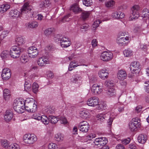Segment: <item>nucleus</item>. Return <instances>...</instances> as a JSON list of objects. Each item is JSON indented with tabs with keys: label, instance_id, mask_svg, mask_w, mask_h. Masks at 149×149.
I'll use <instances>...</instances> for the list:
<instances>
[{
	"label": "nucleus",
	"instance_id": "obj_1",
	"mask_svg": "<svg viewBox=\"0 0 149 149\" xmlns=\"http://www.w3.org/2000/svg\"><path fill=\"white\" fill-rule=\"evenodd\" d=\"M24 105L25 109L29 112H34L37 111V102L33 99H27L24 102Z\"/></svg>",
	"mask_w": 149,
	"mask_h": 149
},
{
	"label": "nucleus",
	"instance_id": "obj_2",
	"mask_svg": "<svg viewBox=\"0 0 149 149\" xmlns=\"http://www.w3.org/2000/svg\"><path fill=\"white\" fill-rule=\"evenodd\" d=\"M24 102L19 99L14 100L13 106V108L15 111L19 113H22L24 112L25 109L24 106Z\"/></svg>",
	"mask_w": 149,
	"mask_h": 149
},
{
	"label": "nucleus",
	"instance_id": "obj_3",
	"mask_svg": "<svg viewBox=\"0 0 149 149\" xmlns=\"http://www.w3.org/2000/svg\"><path fill=\"white\" fill-rule=\"evenodd\" d=\"M23 51V49L17 46H13L11 48L10 52V55L14 58H18L21 53Z\"/></svg>",
	"mask_w": 149,
	"mask_h": 149
},
{
	"label": "nucleus",
	"instance_id": "obj_4",
	"mask_svg": "<svg viewBox=\"0 0 149 149\" xmlns=\"http://www.w3.org/2000/svg\"><path fill=\"white\" fill-rule=\"evenodd\" d=\"M36 136L33 134H25L23 136V140L26 144L31 145L34 143L37 140Z\"/></svg>",
	"mask_w": 149,
	"mask_h": 149
},
{
	"label": "nucleus",
	"instance_id": "obj_5",
	"mask_svg": "<svg viewBox=\"0 0 149 149\" xmlns=\"http://www.w3.org/2000/svg\"><path fill=\"white\" fill-rule=\"evenodd\" d=\"M141 120L138 118H134L129 123L130 129L131 131H135L138 128L140 127L141 123Z\"/></svg>",
	"mask_w": 149,
	"mask_h": 149
},
{
	"label": "nucleus",
	"instance_id": "obj_6",
	"mask_svg": "<svg viewBox=\"0 0 149 149\" xmlns=\"http://www.w3.org/2000/svg\"><path fill=\"white\" fill-rule=\"evenodd\" d=\"M140 9L139 6L137 5H134L131 8L132 14L129 18L130 20H133L137 19L139 17V10Z\"/></svg>",
	"mask_w": 149,
	"mask_h": 149
},
{
	"label": "nucleus",
	"instance_id": "obj_7",
	"mask_svg": "<svg viewBox=\"0 0 149 149\" xmlns=\"http://www.w3.org/2000/svg\"><path fill=\"white\" fill-rule=\"evenodd\" d=\"M55 40L56 42L60 41L61 46L63 48L68 47L71 44V42L67 37H63L59 39H56Z\"/></svg>",
	"mask_w": 149,
	"mask_h": 149
},
{
	"label": "nucleus",
	"instance_id": "obj_8",
	"mask_svg": "<svg viewBox=\"0 0 149 149\" xmlns=\"http://www.w3.org/2000/svg\"><path fill=\"white\" fill-rule=\"evenodd\" d=\"M121 36L117 38V43L120 46H123L126 44L129 40V37L127 36L125 37V34L123 33H120Z\"/></svg>",
	"mask_w": 149,
	"mask_h": 149
},
{
	"label": "nucleus",
	"instance_id": "obj_9",
	"mask_svg": "<svg viewBox=\"0 0 149 149\" xmlns=\"http://www.w3.org/2000/svg\"><path fill=\"white\" fill-rule=\"evenodd\" d=\"M28 52L29 56L33 58L36 57L39 53L37 49L33 46H31L28 48Z\"/></svg>",
	"mask_w": 149,
	"mask_h": 149
},
{
	"label": "nucleus",
	"instance_id": "obj_10",
	"mask_svg": "<svg viewBox=\"0 0 149 149\" xmlns=\"http://www.w3.org/2000/svg\"><path fill=\"white\" fill-rule=\"evenodd\" d=\"M99 100L96 97H93L89 98L87 101V103L88 105L91 107H95L99 105Z\"/></svg>",
	"mask_w": 149,
	"mask_h": 149
},
{
	"label": "nucleus",
	"instance_id": "obj_11",
	"mask_svg": "<svg viewBox=\"0 0 149 149\" xmlns=\"http://www.w3.org/2000/svg\"><path fill=\"white\" fill-rule=\"evenodd\" d=\"M141 68V66L139 62L135 61L132 62L131 64L130 70L132 73H138L139 70Z\"/></svg>",
	"mask_w": 149,
	"mask_h": 149
},
{
	"label": "nucleus",
	"instance_id": "obj_12",
	"mask_svg": "<svg viewBox=\"0 0 149 149\" xmlns=\"http://www.w3.org/2000/svg\"><path fill=\"white\" fill-rule=\"evenodd\" d=\"M89 128V125L86 121H83L80 122L79 124V129L83 132H87Z\"/></svg>",
	"mask_w": 149,
	"mask_h": 149
},
{
	"label": "nucleus",
	"instance_id": "obj_13",
	"mask_svg": "<svg viewBox=\"0 0 149 149\" xmlns=\"http://www.w3.org/2000/svg\"><path fill=\"white\" fill-rule=\"evenodd\" d=\"M107 142V141L106 138L102 137L96 138L94 142L95 145L98 147H103L106 145Z\"/></svg>",
	"mask_w": 149,
	"mask_h": 149
},
{
	"label": "nucleus",
	"instance_id": "obj_14",
	"mask_svg": "<svg viewBox=\"0 0 149 149\" xmlns=\"http://www.w3.org/2000/svg\"><path fill=\"white\" fill-rule=\"evenodd\" d=\"M113 57L112 54L110 52L105 51L101 54L100 58L103 61H107L111 60Z\"/></svg>",
	"mask_w": 149,
	"mask_h": 149
},
{
	"label": "nucleus",
	"instance_id": "obj_15",
	"mask_svg": "<svg viewBox=\"0 0 149 149\" xmlns=\"http://www.w3.org/2000/svg\"><path fill=\"white\" fill-rule=\"evenodd\" d=\"M32 9L31 6L29 5L28 2L25 3L20 9V13L21 14L28 13L31 11Z\"/></svg>",
	"mask_w": 149,
	"mask_h": 149
},
{
	"label": "nucleus",
	"instance_id": "obj_16",
	"mask_svg": "<svg viewBox=\"0 0 149 149\" xmlns=\"http://www.w3.org/2000/svg\"><path fill=\"white\" fill-rule=\"evenodd\" d=\"M11 73L10 70L8 68L4 69L2 71L1 76L3 79H8L11 77Z\"/></svg>",
	"mask_w": 149,
	"mask_h": 149
},
{
	"label": "nucleus",
	"instance_id": "obj_17",
	"mask_svg": "<svg viewBox=\"0 0 149 149\" xmlns=\"http://www.w3.org/2000/svg\"><path fill=\"white\" fill-rule=\"evenodd\" d=\"M50 62L48 59L45 57L40 58L37 62L38 65L41 67L45 66L46 64H49Z\"/></svg>",
	"mask_w": 149,
	"mask_h": 149
},
{
	"label": "nucleus",
	"instance_id": "obj_18",
	"mask_svg": "<svg viewBox=\"0 0 149 149\" xmlns=\"http://www.w3.org/2000/svg\"><path fill=\"white\" fill-rule=\"evenodd\" d=\"M91 91L95 94L98 95L102 92V89L99 85L94 84L91 88Z\"/></svg>",
	"mask_w": 149,
	"mask_h": 149
},
{
	"label": "nucleus",
	"instance_id": "obj_19",
	"mask_svg": "<svg viewBox=\"0 0 149 149\" xmlns=\"http://www.w3.org/2000/svg\"><path fill=\"white\" fill-rule=\"evenodd\" d=\"M13 116V113L10 110H7L4 116V120L6 122H9L12 118Z\"/></svg>",
	"mask_w": 149,
	"mask_h": 149
},
{
	"label": "nucleus",
	"instance_id": "obj_20",
	"mask_svg": "<svg viewBox=\"0 0 149 149\" xmlns=\"http://www.w3.org/2000/svg\"><path fill=\"white\" fill-rule=\"evenodd\" d=\"M113 18L116 19H120L123 18L125 16L123 13L120 11H115L112 14Z\"/></svg>",
	"mask_w": 149,
	"mask_h": 149
},
{
	"label": "nucleus",
	"instance_id": "obj_21",
	"mask_svg": "<svg viewBox=\"0 0 149 149\" xmlns=\"http://www.w3.org/2000/svg\"><path fill=\"white\" fill-rule=\"evenodd\" d=\"M20 12L16 9L11 10L9 13L10 17L13 19L16 18L20 16Z\"/></svg>",
	"mask_w": 149,
	"mask_h": 149
},
{
	"label": "nucleus",
	"instance_id": "obj_22",
	"mask_svg": "<svg viewBox=\"0 0 149 149\" xmlns=\"http://www.w3.org/2000/svg\"><path fill=\"white\" fill-rule=\"evenodd\" d=\"M147 139V135L145 134H141L138 137V140L139 142L142 144L144 143Z\"/></svg>",
	"mask_w": 149,
	"mask_h": 149
},
{
	"label": "nucleus",
	"instance_id": "obj_23",
	"mask_svg": "<svg viewBox=\"0 0 149 149\" xmlns=\"http://www.w3.org/2000/svg\"><path fill=\"white\" fill-rule=\"evenodd\" d=\"M50 1L48 0H43L39 4V7L42 9H44L50 5Z\"/></svg>",
	"mask_w": 149,
	"mask_h": 149
},
{
	"label": "nucleus",
	"instance_id": "obj_24",
	"mask_svg": "<svg viewBox=\"0 0 149 149\" xmlns=\"http://www.w3.org/2000/svg\"><path fill=\"white\" fill-rule=\"evenodd\" d=\"M99 75L101 78L104 79L108 78V73L106 71V70L102 69L99 71Z\"/></svg>",
	"mask_w": 149,
	"mask_h": 149
},
{
	"label": "nucleus",
	"instance_id": "obj_25",
	"mask_svg": "<svg viewBox=\"0 0 149 149\" xmlns=\"http://www.w3.org/2000/svg\"><path fill=\"white\" fill-rule=\"evenodd\" d=\"M117 77L119 80H123L126 78L127 74L125 71L123 70H119L117 74Z\"/></svg>",
	"mask_w": 149,
	"mask_h": 149
},
{
	"label": "nucleus",
	"instance_id": "obj_26",
	"mask_svg": "<svg viewBox=\"0 0 149 149\" xmlns=\"http://www.w3.org/2000/svg\"><path fill=\"white\" fill-rule=\"evenodd\" d=\"M71 82L75 84L80 83L81 81L82 77L79 74H76L73 76Z\"/></svg>",
	"mask_w": 149,
	"mask_h": 149
},
{
	"label": "nucleus",
	"instance_id": "obj_27",
	"mask_svg": "<svg viewBox=\"0 0 149 149\" xmlns=\"http://www.w3.org/2000/svg\"><path fill=\"white\" fill-rule=\"evenodd\" d=\"M10 7V6L8 4L2 5L0 7V13H2L6 12Z\"/></svg>",
	"mask_w": 149,
	"mask_h": 149
},
{
	"label": "nucleus",
	"instance_id": "obj_28",
	"mask_svg": "<svg viewBox=\"0 0 149 149\" xmlns=\"http://www.w3.org/2000/svg\"><path fill=\"white\" fill-rule=\"evenodd\" d=\"M54 30V29L52 28H50L47 29L44 31V34L48 37L51 36Z\"/></svg>",
	"mask_w": 149,
	"mask_h": 149
},
{
	"label": "nucleus",
	"instance_id": "obj_29",
	"mask_svg": "<svg viewBox=\"0 0 149 149\" xmlns=\"http://www.w3.org/2000/svg\"><path fill=\"white\" fill-rule=\"evenodd\" d=\"M49 122L52 124H55L58 121V119L57 117L52 116H48Z\"/></svg>",
	"mask_w": 149,
	"mask_h": 149
},
{
	"label": "nucleus",
	"instance_id": "obj_30",
	"mask_svg": "<svg viewBox=\"0 0 149 149\" xmlns=\"http://www.w3.org/2000/svg\"><path fill=\"white\" fill-rule=\"evenodd\" d=\"M80 116L83 118L86 119L88 117L89 113L86 110H84L80 112Z\"/></svg>",
	"mask_w": 149,
	"mask_h": 149
},
{
	"label": "nucleus",
	"instance_id": "obj_31",
	"mask_svg": "<svg viewBox=\"0 0 149 149\" xmlns=\"http://www.w3.org/2000/svg\"><path fill=\"white\" fill-rule=\"evenodd\" d=\"M64 139V135L61 133H58L55 135V139L58 141H63Z\"/></svg>",
	"mask_w": 149,
	"mask_h": 149
},
{
	"label": "nucleus",
	"instance_id": "obj_32",
	"mask_svg": "<svg viewBox=\"0 0 149 149\" xmlns=\"http://www.w3.org/2000/svg\"><path fill=\"white\" fill-rule=\"evenodd\" d=\"M70 10H72L75 13L82 11L81 9L77 5L72 6L70 8Z\"/></svg>",
	"mask_w": 149,
	"mask_h": 149
},
{
	"label": "nucleus",
	"instance_id": "obj_33",
	"mask_svg": "<svg viewBox=\"0 0 149 149\" xmlns=\"http://www.w3.org/2000/svg\"><path fill=\"white\" fill-rule=\"evenodd\" d=\"M124 55L125 57H129L132 55V51L130 49L125 50L123 52Z\"/></svg>",
	"mask_w": 149,
	"mask_h": 149
},
{
	"label": "nucleus",
	"instance_id": "obj_34",
	"mask_svg": "<svg viewBox=\"0 0 149 149\" xmlns=\"http://www.w3.org/2000/svg\"><path fill=\"white\" fill-rule=\"evenodd\" d=\"M143 18H148L149 17V10L147 8L143 9L142 11V16Z\"/></svg>",
	"mask_w": 149,
	"mask_h": 149
},
{
	"label": "nucleus",
	"instance_id": "obj_35",
	"mask_svg": "<svg viewBox=\"0 0 149 149\" xmlns=\"http://www.w3.org/2000/svg\"><path fill=\"white\" fill-rule=\"evenodd\" d=\"M10 95L9 91L6 89H5L3 91V96L6 100H8L10 96Z\"/></svg>",
	"mask_w": 149,
	"mask_h": 149
},
{
	"label": "nucleus",
	"instance_id": "obj_36",
	"mask_svg": "<svg viewBox=\"0 0 149 149\" xmlns=\"http://www.w3.org/2000/svg\"><path fill=\"white\" fill-rule=\"evenodd\" d=\"M41 118L40 120H41V121L45 125H47L49 123L48 117L47 118L45 115H43L41 116Z\"/></svg>",
	"mask_w": 149,
	"mask_h": 149
},
{
	"label": "nucleus",
	"instance_id": "obj_37",
	"mask_svg": "<svg viewBox=\"0 0 149 149\" xmlns=\"http://www.w3.org/2000/svg\"><path fill=\"white\" fill-rule=\"evenodd\" d=\"M16 42L19 45H22L25 43V40L22 37H18L16 40Z\"/></svg>",
	"mask_w": 149,
	"mask_h": 149
},
{
	"label": "nucleus",
	"instance_id": "obj_38",
	"mask_svg": "<svg viewBox=\"0 0 149 149\" xmlns=\"http://www.w3.org/2000/svg\"><path fill=\"white\" fill-rule=\"evenodd\" d=\"M90 14V12L88 11H84L81 15V17L84 20H85L88 18Z\"/></svg>",
	"mask_w": 149,
	"mask_h": 149
},
{
	"label": "nucleus",
	"instance_id": "obj_39",
	"mask_svg": "<svg viewBox=\"0 0 149 149\" xmlns=\"http://www.w3.org/2000/svg\"><path fill=\"white\" fill-rule=\"evenodd\" d=\"M116 92V91L113 88V87L108 88L107 93L110 96H111L114 95Z\"/></svg>",
	"mask_w": 149,
	"mask_h": 149
},
{
	"label": "nucleus",
	"instance_id": "obj_40",
	"mask_svg": "<svg viewBox=\"0 0 149 149\" xmlns=\"http://www.w3.org/2000/svg\"><path fill=\"white\" fill-rule=\"evenodd\" d=\"M104 85L109 88L113 87V83L112 81L109 80H107L105 82Z\"/></svg>",
	"mask_w": 149,
	"mask_h": 149
},
{
	"label": "nucleus",
	"instance_id": "obj_41",
	"mask_svg": "<svg viewBox=\"0 0 149 149\" xmlns=\"http://www.w3.org/2000/svg\"><path fill=\"white\" fill-rule=\"evenodd\" d=\"M39 86L36 83H34L32 86V90L33 93H36L38 91Z\"/></svg>",
	"mask_w": 149,
	"mask_h": 149
},
{
	"label": "nucleus",
	"instance_id": "obj_42",
	"mask_svg": "<svg viewBox=\"0 0 149 149\" xmlns=\"http://www.w3.org/2000/svg\"><path fill=\"white\" fill-rule=\"evenodd\" d=\"M76 64V63L74 61H72L70 63L69 67H68V70L69 71H72L73 69V68L79 65H73V64Z\"/></svg>",
	"mask_w": 149,
	"mask_h": 149
},
{
	"label": "nucleus",
	"instance_id": "obj_43",
	"mask_svg": "<svg viewBox=\"0 0 149 149\" xmlns=\"http://www.w3.org/2000/svg\"><path fill=\"white\" fill-rule=\"evenodd\" d=\"M116 105L118 108V111L120 112H121L124 111V106L123 104H120V103H119L116 104Z\"/></svg>",
	"mask_w": 149,
	"mask_h": 149
},
{
	"label": "nucleus",
	"instance_id": "obj_44",
	"mask_svg": "<svg viewBox=\"0 0 149 149\" xmlns=\"http://www.w3.org/2000/svg\"><path fill=\"white\" fill-rule=\"evenodd\" d=\"M101 22L99 19H97L94 21L92 25L93 29L94 30H95L96 29L98 26L99 24Z\"/></svg>",
	"mask_w": 149,
	"mask_h": 149
},
{
	"label": "nucleus",
	"instance_id": "obj_45",
	"mask_svg": "<svg viewBox=\"0 0 149 149\" xmlns=\"http://www.w3.org/2000/svg\"><path fill=\"white\" fill-rule=\"evenodd\" d=\"M83 2L84 5L86 6H90L92 3V0H83Z\"/></svg>",
	"mask_w": 149,
	"mask_h": 149
},
{
	"label": "nucleus",
	"instance_id": "obj_46",
	"mask_svg": "<svg viewBox=\"0 0 149 149\" xmlns=\"http://www.w3.org/2000/svg\"><path fill=\"white\" fill-rule=\"evenodd\" d=\"M114 1L111 0L106 3L105 5L106 7L107 8H110L112 7L114 5Z\"/></svg>",
	"mask_w": 149,
	"mask_h": 149
},
{
	"label": "nucleus",
	"instance_id": "obj_47",
	"mask_svg": "<svg viewBox=\"0 0 149 149\" xmlns=\"http://www.w3.org/2000/svg\"><path fill=\"white\" fill-rule=\"evenodd\" d=\"M20 60L21 62L23 63H25L29 60L27 56L25 55H22L20 57Z\"/></svg>",
	"mask_w": 149,
	"mask_h": 149
},
{
	"label": "nucleus",
	"instance_id": "obj_48",
	"mask_svg": "<svg viewBox=\"0 0 149 149\" xmlns=\"http://www.w3.org/2000/svg\"><path fill=\"white\" fill-rule=\"evenodd\" d=\"M38 25V22H32L28 24V26L30 28H34L37 27Z\"/></svg>",
	"mask_w": 149,
	"mask_h": 149
},
{
	"label": "nucleus",
	"instance_id": "obj_49",
	"mask_svg": "<svg viewBox=\"0 0 149 149\" xmlns=\"http://www.w3.org/2000/svg\"><path fill=\"white\" fill-rule=\"evenodd\" d=\"M106 118L105 115L103 114L98 115L97 116V120L101 121H103L104 120L106 119Z\"/></svg>",
	"mask_w": 149,
	"mask_h": 149
},
{
	"label": "nucleus",
	"instance_id": "obj_50",
	"mask_svg": "<svg viewBox=\"0 0 149 149\" xmlns=\"http://www.w3.org/2000/svg\"><path fill=\"white\" fill-rule=\"evenodd\" d=\"M140 48L145 52L147 51V47L146 44L140 43Z\"/></svg>",
	"mask_w": 149,
	"mask_h": 149
},
{
	"label": "nucleus",
	"instance_id": "obj_51",
	"mask_svg": "<svg viewBox=\"0 0 149 149\" xmlns=\"http://www.w3.org/2000/svg\"><path fill=\"white\" fill-rule=\"evenodd\" d=\"M144 89L147 93H149V81H147L144 83Z\"/></svg>",
	"mask_w": 149,
	"mask_h": 149
},
{
	"label": "nucleus",
	"instance_id": "obj_52",
	"mask_svg": "<svg viewBox=\"0 0 149 149\" xmlns=\"http://www.w3.org/2000/svg\"><path fill=\"white\" fill-rule=\"evenodd\" d=\"M49 149H57V146L55 143H51L48 146Z\"/></svg>",
	"mask_w": 149,
	"mask_h": 149
},
{
	"label": "nucleus",
	"instance_id": "obj_53",
	"mask_svg": "<svg viewBox=\"0 0 149 149\" xmlns=\"http://www.w3.org/2000/svg\"><path fill=\"white\" fill-rule=\"evenodd\" d=\"M1 145L3 147L7 148L8 146V143L7 140H2L1 141Z\"/></svg>",
	"mask_w": 149,
	"mask_h": 149
},
{
	"label": "nucleus",
	"instance_id": "obj_54",
	"mask_svg": "<svg viewBox=\"0 0 149 149\" xmlns=\"http://www.w3.org/2000/svg\"><path fill=\"white\" fill-rule=\"evenodd\" d=\"M41 116L39 114L35 113L33 114L32 117L33 119L39 120L41 118Z\"/></svg>",
	"mask_w": 149,
	"mask_h": 149
},
{
	"label": "nucleus",
	"instance_id": "obj_55",
	"mask_svg": "<svg viewBox=\"0 0 149 149\" xmlns=\"http://www.w3.org/2000/svg\"><path fill=\"white\" fill-rule=\"evenodd\" d=\"M60 120V122L61 123L65 124L67 123V121L66 118L63 116H61L59 117V118H58Z\"/></svg>",
	"mask_w": 149,
	"mask_h": 149
},
{
	"label": "nucleus",
	"instance_id": "obj_56",
	"mask_svg": "<svg viewBox=\"0 0 149 149\" xmlns=\"http://www.w3.org/2000/svg\"><path fill=\"white\" fill-rule=\"evenodd\" d=\"M10 149H19V146L16 143L11 144L9 146Z\"/></svg>",
	"mask_w": 149,
	"mask_h": 149
},
{
	"label": "nucleus",
	"instance_id": "obj_57",
	"mask_svg": "<svg viewBox=\"0 0 149 149\" xmlns=\"http://www.w3.org/2000/svg\"><path fill=\"white\" fill-rule=\"evenodd\" d=\"M46 112L47 114H51L53 113L54 112L53 107H49L46 109Z\"/></svg>",
	"mask_w": 149,
	"mask_h": 149
},
{
	"label": "nucleus",
	"instance_id": "obj_58",
	"mask_svg": "<svg viewBox=\"0 0 149 149\" xmlns=\"http://www.w3.org/2000/svg\"><path fill=\"white\" fill-rule=\"evenodd\" d=\"M130 141V138H127V139H125L122 141V143L124 145H126L128 144Z\"/></svg>",
	"mask_w": 149,
	"mask_h": 149
},
{
	"label": "nucleus",
	"instance_id": "obj_59",
	"mask_svg": "<svg viewBox=\"0 0 149 149\" xmlns=\"http://www.w3.org/2000/svg\"><path fill=\"white\" fill-rule=\"evenodd\" d=\"M88 26L89 25L88 24H84L81 26V29H84V31H86L88 29Z\"/></svg>",
	"mask_w": 149,
	"mask_h": 149
},
{
	"label": "nucleus",
	"instance_id": "obj_60",
	"mask_svg": "<svg viewBox=\"0 0 149 149\" xmlns=\"http://www.w3.org/2000/svg\"><path fill=\"white\" fill-rule=\"evenodd\" d=\"M142 107L141 106H137L135 109V112L138 113L140 112L142 110Z\"/></svg>",
	"mask_w": 149,
	"mask_h": 149
},
{
	"label": "nucleus",
	"instance_id": "obj_61",
	"mask_svg": "<svg viewBox=\"0 0 149 149\" xmlns=\"http://www.w3.org/2000/svg\"><path fill=\"white\" fill-rule=\"evenodd\" d=\"M70 15H68L65 16L62 19V22H68L69 20V17H70Z\"/></svg>",
	"mask_w": 149,
	"mask_h": 149
},
{
	"label": "nucleus",
	"instance_id": "obj_62",
	"mask_svg": "<svg viewBox=\"0 0 149 149\" xmlns=\"http://www.w3.org/2000/svg\"><path fill=\"white\" fill-rule=\"evenodd\" d=\"M53 46L50 45L47 46L45 48V50L47 52H48L50 51L53 50Z\"/></svg>",
	"mask_w": 149,
	"mask_h": 149
},
{
	"label": "nucleus",
	"instance_id": "obj_63",
	"mask_svg": "<svg viewBox=\"0 0 149 149\" xmlns=\"http://www.w3.org/2000/svg\"><path fill=\"white\" fill-rule=\"evenodd\" d=\"M120 85L121 86V88H124L126 87L127 83L124 81H122L120 82Z\"/></svg>",
	"mask_w": 149,
	"mask_h": 149
},
{
	"label": "nucleus",
	"instance_id": "obj_64",
	"mask_svg": "<svg viewBox=\"0 0 149 149\" xmlns=\"http://www.w3.org/2000/svg\"><path fill=\"white\" fill-rule=\"evenodd\" d=\"M128 149H137L136 146L134 144H130L129 145Z\"/></svg>",
	"mask_w": 149,
	"mask_h": 149
}]
</instances>
